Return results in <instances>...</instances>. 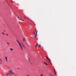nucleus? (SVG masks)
Segmentation results:
<instances>
[{"mask_svg":"<svg viewBox=\"0 0 76 76\" xmlns=\"http://www.w3.org/2000/svg\"><path fill=\"white\" fill-rule=\"evenodd\" d=\"M38 44L37 43H36V48H37V47H38Z\"/></svg>","mask_w":76,"mask_h":76,"instance_id":"nucleus-6","label":"nucleus"},{"mask_svg":"<svg viewBox=\"0 0 76 76\" xmlns=\"http://www.w3.org/2000/svg\"><path fill=\"white\" fill-rule=\"evenodd\" d=\"M23 48H25V46H23Z\"/></svg>","mask_w":76,"mask_h":76,"instance_id":"nucleus-18","label":"nucleus"},{"mask_svg":"<svg viewBox=\"0 0 76 76\" xmlns=\"http://www.w3.org/2000/svg\"><path fill=\"white\" fill-rule=\"evenodd\" d=\"M39 47H41V46L40 45H39Z\"/></svg>","mask_w":76,"mask_h":76,"instance_id":"nucleus-16","label":"nucleus"},{"mask_svg":"<svg viewBox=\"0 0 76 76\" xmlns=\"http://www.w3.org/2000/svg\"><path fill=\"white\" fill-rule=\"evenodd\" d=\"M5 59L6 61H7V56L5 57Z\"/></svg>","mask_w":76,"mask_h":76,"instance_id":"nucleus-5","label":"nucleus"},{"mask_svg":"<svg viewBox=\"0 0 76 76\" xmlns=\"http://www.w3.org/2000/svg\"><path fill=\"white\" fill-rule=\"evenodd\" d=\"M8 73L9 75H10V74H12V75L13 74V71L12 70H10L9 71V72H8Z\"/></svg>","mask_w":76,"mask_h":76,"instance_id":"nucleus-3","label":"nucleus"},{"mask_svg":"<svg viewBox=\"0 0 76 76\" xmlns=\"http://www.w3.org/2000/svg\"><path fill=\"white\" fill-rule=\"evenodd\" d=\"M35 32H34V34H35V38H37V32H38V31H37V29H35Z\"/></svg>","mask_w":76,"mask_h":76,"instance_id":"nucleus-2","label":"nucleus"},{"mask_svg":"<svg viewBox=\"0 0 76 76\" xmlns=\"http://www.w3.org/2000/svg\"><path fill=\"white\" fill-rule=\"evenodd\" d=\"M7 43L8 44V45H9V43L8 42H7Z\"/></svg>","mask_w":76,"mask_h":76,"instance_id":"nucleus-17","label":"nucleus"},{"mask_svg":"<svg viewBox=\"0 0 76 76\" xmlns=\"http://www.w3.org/2000/svg\"><path fill=\"white\" fill-rule=\"evenodd\" d=\"M44 63L45 64L46 63H45V62H44Z\"/></svg>","mask_w":76,"mask_h":76,"instance_id":"nucleus-22","label":"nucleus"},{"mask_svg":"<svg viewBox=\"0 0 76 76\" xmlns=\"http://www.w3.org/2000/svg\"><path fill=\"white\" fill-rule=\"evenodd\" d=\"M42 75H43L42 74L40 76H42Z\"/></svg>","mask_w":76,"mask_h":76,"instance_id":"nucleus-15","label":"nucleus"},{"mask_svg":"<svg viewBox=\"0 0 76 76\" xmlns=\"http://www.w3.org/2000/svg\"><path fill=\"white\" fill-rule=\"evenodd\" d=\"M45 64H46V65H48V64H47V63H45Z\"/></svg>","mask_w":76,"mask_h":76,"instance_id":"nucleus-14","label":"nucleus"},{"mask_svg":"<svg viewBox=\"0 0 76 76\" xmlns=\"http://www.w3.org/2000/svg\"><path fill=\"white\" fill-rule=\"evenodd\" d=\"M6 75H8V73H7L6 74Z\"/></svg>","mask_w":76,"mask_h":76,"instance_id":"nucleus-19","label":"nucleus"},{"mask_svg":"<svg viewBox=\"0 0 76 76\" xmlns=\"http://www.w3.org/2000/svg\"><path fill=\"white\" fill-rule=\"evenodd\" d=\"M17 18H19V17H18Z\"/></svg>","mask_w":76,"mask_h":76,"instance_id":"nucleus-27","label":"nucleus"},{"mask_svg":"<svg viewBox=\"0 0 76 76\" xmlns=\"http://www.w3.org/2000/svg\"><path fill=\"white\" fill-rule=\"evenodd\" d=\"M22 45H23V46H24V45H23V44H22Z\"/></svg>","mask_w":76,"mask_h":76,"instance_id":"nucleus-20","label":"nucleus"},{"mask_svg":"<svg viewBox=\"0 0 76 76\" xmlns=\"http://www.w3.org/2000/svg\"><path fill=\"white\" fill-rule=\"evenodd\" d=\"M23 21H24V20H23Z\"/></svg>","mask_w":76,"mask_h":76,"instance_id":"nucleus-30","label":"nucleus"},{"mask_svg":"<svg viewBox=\"0 0 76 76\" xmlns=\"http://www.w3.org/2000/svg\"><path fill=\"white\" fill-rule=\"evenodd\" d=\"M0 61H2L1 60V58H0Z\"/></svg>","mask_w":76,"mask_h":76,"instance_id":"nucleus-11","label":"nucleus"},{"mask_svg":"<svg viewBox=\"0 0 76 76\" xmlns=\"http://www.w3.org/2000/svg\"><path fill=\"white\" fill-rule=\"evenodd\" d=\"M24 18H25V19H26V18H25V17H24Z\"/></svg>","mask_w":76,"mask_h":76,"instance_id":"nucleus-24","label":"nucleus"},{"mask_svg":"<svg viewBox=\"0 0 76 76\" xmlns=\"http://www.w3.org/2000/svg\"><path fill=\"white\" fill-rule=\"evenodd\" d=\"M46 59L48 60V61L50 62V59L48 57V56H47Z\"/></svg>","mask_w":76,"mask_h":76,"instance_id":"nucleus-4","label":"nucleus"},{"mask_svg":"<svg viewBox=\"0 0 76 76\" xmlns=\"http://www.w3.org/2000/svg\"><path fill=\"white\" fill-rule=\"evenodd\" d=\"M45 64H46V65H48V64H47V63H45Z\"/></svg>","mask_w":76,"mask_h":76,"instance_id":"nucleus-13","label":"nucleus"},{"mask_svg":"<svg viewBox=\"0 0 76 76\" xmlns=\"http://www.w3.org/2000/svg\"><path fill=\"white\" fill-rule=\"evenodd\" d=\"M2 34H3V35H5L4 33H3V32L2 33Z\"/></svg>","mask_w":76,"mask_h":76,"instance_id":"nucleus-10","label":"nucleus"},{"mask_svg":"<svg viewBox=\"0 0 76 76\" xmlns=\"http://www.w3.org/2000/svg\"><path fill=\"white\" fill-rule=\"evenodd\" d=\"M28 19H29V18H28Z\"/></svg>","mask_w":76,"mask_h":76,"instance_id":"nucleus-28","label":"nucleus"},{"mask_svg":"<svg viewBox=\"0 0 76 76\" xmlns=\"http://www.w3.org/2000/svg\"><path fill=\"white\" fill-rule=\"evenodd\" d=\"M6 35H8V34H6Z\"/></svg>","mask_w":76,"mask_h":76,"instance_id":"nucleus-23","label":"nucleus"},{"mask_svg":"<svg viewBox=\"0 0 76 76\" xmlns=\"http://www.w3.org/2000/svg\"><path fill=\"white\" fill-rule=\"evenodd\" d=\"M17 69H19V68H17Z\"/></svg>","mask_w":76,"mask_h":76,"instance_id":"nucleus-21","label":"nucleus"},{"mask_svg":"<svg viewBox=\"0 0 76 76\" xmlns=\"http://www.w3.org/2000/svg\"><path fill=\"white\" fill-rule=\"evenodd\" d=\"M52 76H53L52 75Z\"/></svg>","mask_w":76,"mask_h":76,"instance_id":"nucleus-29","label":"nucleus"},{"mask_svg":"<svg viewBox=\"0 0 76 76\" xmlns=\"http://www.w3.org/2000/svg\"><path fill=\"white\" fill-rule=\"evenodd\" d=\"M10 50L11 51H13V49H12V48H10Z\"/></svg>","mask_w":76,"mask_h":76,"instance_id":"nucleus-8","label":"nucleus"},{"mask_svg":"<svg viewBox=\"0 0 76 76\" xmlns=\"http://www.w3.org/2000/svg\"><path fill=\"white\" fill-rule=\"evenodd\" d=\"M11 0V1H12V0Z\"/></svg>","mask_w":76,"mask_h":76,"instance_id":"nucleus-25","label":"nucleus"},{"mask_svg":"<svg viewBox=\"0 0 76 76\" xmlns=\"http://www.w3.org/2000/svg\"><path fill=\"white\" fill-rule=\"evenodd\" d=\"M30 24L31 26H32V24H31V23H30Z\"/></svg>","mask_w":76,"mask_h":76,"instance_id":"nucleus-12","label":"nucleus"},{"mask_svg":"<svg viewBox=\"0 0 76 76\" xmlns=\"http://www.w3.org/2000/svg\"><path fill=\"white\" fill-rule=\"evenodd\" d=\"M16 41L17 42H18V44H19L20 47V48L21 49V50H23V48L22 47V45H21V44H20V42H19V41L17 40H16Z\"/></svg>","mask_w":76,"mask_h":76,"instance_id":"nucleus-1","label":"nucleus"},{"mask_svg":"<svg viewBox=\"0 0 76 76\" xmlns=\"http://www.w3.org/2000/svg\"><path fill=\"white\" fill-rule=\"evenodd\" d=\"M23 41H25V38H23Z\"/></svg>","mask_w":76,"mask_h":76,"instance_id":"nucleus-9","label":"nucleus"},{"mask_svg":"<svg viewBox=\"0 0 76 76\" xmlns=\"http://www.w3.org/2000/svg\"><path fill=\"white\" fill-rule=\"evenodd\" d=\"M28 60H29V58H28Z\"/></svg>","mask_w":76,"mask_h":76,"instance_id":"nucleus-26","label":"nucleus"},{"mask_svg":"<svg viewBox=\"0 0 76 76\" xmlns=\"http://www.w3.org/2000/svg\"><path fill=\"white\" fill-rule=\"evenodd\" d=\"M54 72L55 73V75H56V71L55 70H54Z\"/></svg>","mask_w":76,"mask_h":76,"instance_id":"nucleus-7","label":"nucleus"}]
</instances>
